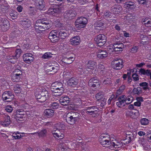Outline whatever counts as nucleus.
<instances>
[{
  "instance_id": "1",
  "label": "nucleus",
  "mask_w": 151,
  "mask_h": 151,
  "mask_svg": "<svg viewBox=\"0 0 151 151\" xmlns=\"http://www.w3.org/2000/svg\"><path fill=\"white\" fill-rule=\"evenodd\" d=\"M50 22L45 19L38 20L35 24V30L38 32L41 33L43 31L48 29L51 27Z\"/></svg>"
},
{
  "instance_id": "2",
  "label": "nucleus",
  "mask_w": 151,
  "mask_h": 151,
  "mask_svg": "<svg viewBox=\"0 0 151 151\" xmlns=\"http://www.w3.org/2000/svg\"><path fill=\"white\" fill-rule=\"evenodd\" d=\"M80 116V114L78 112H70L66 115L65 120L68 124H73L78 120Z\"/></svg>"
},
{
  "instance_id": "3",
  "label": "nucleus",
  "mask_w": 151,
  "mask_h": 151,
  "mask_svg": "<svg viewBox=\"0 0 151 151\" xmlns=\"http://www.w3.org/2000/svg\"><path fill=\"white\" fill-rule=\"evenodd\" d=\"M35 96L37 101L41 103L44 102L49 97L48 91L44 89L40 91L36 92Z\"/></svg>"
},
{
  "instance_id": "4",
  "label": "nucleus",
  "mask_w": 151,
  "mask_h": 151,
  "mask_svg": "<svg viewBox=\"0 0 151 151\" xmlns=\"http://www.w3.org/2000/svg\"><path fill=\"white\" fill-rule=\"evenodd\" d=\"M88 23V20L84 17H81L78 18L75 23V25L77 28H83L85 27Z\"/></svg>"
},
{
  "instance_id": "5",
  "label": "nucleus",
  "mask_w": 151,
  "mask_h": 151,
  "mask_svg": "<svg viewBox=\"0 0 151 151\" xmlns=\"http://www.w3.org/2000/svg\"><path fill=\"white\" fill-rule=\"evenodd\" d=\"M112 68L116 70H120L123 67V62L122 60L116 58L111 63Z\"/></svg>"
},
{
  "instance_id": "6",
  "label": "nucleus",
  "mask_w": 151,
  "mask_h": 151,
  "mask_svg": "<svg viewBox=\"0 0 151 151\" xmlns=\"http://www.w3.org/2000/svg\"><path fill=\"white\" fill-rule=\"evenodd\" d=\"M107 37L103 34H99L97 36V38L94 39L96 44L99 46H103L106 41Z\"/></svg>"
},
{
  "instance_id": "7",
  "label": "nucleus",
  "mask_w": 151,
  "mask_h": 151,
  "mask_svg": "<svg viewBox=\"0 0 151 151\" xmlns=\"http://www.w3.org/2000/svg\"><path fill=\"white\" fill-rule=\"evenodd\" d=\"M3 100L5 102H10L14 98V95L10 91H5L2 94Z\"/></svg>"
},
{
  "instance_id": "8",
  "label": "nucleus",
  "mask_w": 151,
  "mask_h": 151,
  "mask_svg": "<svg viewBox=\"0 0 151 151\" xmlns=\"http://www.w3.org/2000/svg\"><path fill=\"white\" fill-rule=\"evenodd\" d=\"M10 24L8 20L2 18L0 20V30L6 31L9 28Z\"/></svg>"
},
{
  "instance_id": "9",
  "label": "nucleus",
  "mask_w": 151,
  "mask_h": 151,
  "mask_svg": "<svg viewBox=\"0 0 151 151\" xmlns=\"http://www.w3.org/2000/svg\"><path fill=\"white\" fill-rule=\"evenodd\" d=\"M100 112L99 109L97 107L89 106L87 107L86 112L88 114L93 115L99 114Z\"/></svg>"
},
{
  "instance_id": "10",
  "label": "nucleus",
  "mask_w": 151,
  "mask_h": 151,
  "mask_svg": "<svg viewBox=\"0 0 151 151\" xmlns=\"http://www.w3.org/2000/svg\"><path fill=\"white\" fill-rule=\"evenodd\" d=\"M58 34V31L57 30H52L50 33L48 38L52 42H55L59 40Z\"/></svg>"
},
{
  "instance_id": "11",
  "label": "nucleus",
  "mask_w": 151,
  "mask_h": 151,
  "mask_svg": "<svg viewBox=\"0 0 151 151\" xmlns=\"http://www.w3.org/2000/svg\"><path fill=\"white\" fill-rule=\"evenodd\" d=\"M79 79L76 78L72 77L69 78L68 81V85L71 87H78Z\"/></svg>"
},
{
  "instance_id": "12",
  "label": "nucleus",
  "mask_w": 151,
  "mask_h": 151,
  "mask_svg": "<svg viewBox=\"0 0 151 151\" xmlns=\"http://www.w3.org/2000/svg\"><path fill=\"white\" fill-rule=\"evenodd\" d=\"M88 85L91 87L97 88L100 86L99 81L97 78L93 77L91 78L88 82Z\"/></svg>"
},
{
  "instance_id": "13",
  "label": "nucleus",
  "mask_w": 151,
  "mask_h": 151,
  "mask_svg": "<svg viewBox=\"0 0 151 151\" xmlns=\"http://www.w3.org/2000/svg\"><path fill=\"white\" fill-rule=\"evenodd\" d=\"M34 59V57L31 53H27L23 55V60L27 63H31L33 61Z\"/></svg>"
},
{
  "instance_id": "14",
  "label": "nucleus",
  "mask_w": 151,
  "mask_h": 151,
  "mask_svg": "<svg viewBox=\"0 0 151 151\" xmlns=\"http://www.w3.org/2000/svg\"><path fill=\"white\" fill-rule=\"evenodd\" d=\"M113 47L114 51L119 52L122 50V49L124 47V45L122 43L117 42L114 44Z\"/></svg>"
},
{
  "instance_id": "15",
  "label": "nucleus",
  "mask_w": 151,
  "mask_h": 151,
  "mask_svg": "<svg viewBox=\"0 0 151 151\" xmlns=\"http://www.w3.org/2000/svg\"><path fill=\"white\" fill-rule=\"evenodd\" d=\"M58 34L59 39H64L68 36V31L65 29H61L58 31Z\"/></svg>"
},
{
  "instance_id": "16",
  "label": "nucleus",
  "mask_w": 151,
  "mask_h": 151,
  "mask_svg": "<svg viewBox=\"0 0 151 151\" xmlns=\"http://www.w3.org/2000/svg\"><path fill=\"white\" fill-rule=\"evenodd\" d=\"M126 115L132 118L136 119L139 116V113L137 110H135L133 111H128L127 112Z\"/></svg>"
},
{
  "instance_id": "17",
  "label": "nucleus",
  "mask_w": 151,
  "mask_h": 151,
  "mask_svg": "<svg viewBox=\"0 0 151 151\" xmlns=\"http://www.w3.org/2000/svg\"><path fill=\"white\" fill-rule=\"evenodd\" d=\"M97 56L99 58L103 59L108 56V53L106 50H99L97 53Z\"/></svg>"
},
{
  "instance_id": "18",
  "label": "nucleus",
  "mask_w": 151,
  "mask_h": 151,
  "mask_svg": "<svg viewBox=\"0 0 151 151\" xmlns=\"http://www.w3.org/2000/svg\"><path fill=\"white\" fill-rule=\"evenodd\" d=\"M70 101V98L67 96L64 97H61L59 99L60 103L63 106L68 105Z\"/></svg>"
},
{
  "instance_id": "19",
  "label": "nucleus",
  "mask_w": 151,
  "mask_h": 151,
  "mask_svg": "<svg viewBox=\"0 0 151 151\" xmlns=\"http://www.w3.org/2000/svg\"><path fill=\"white\" fill-rule=\"evenodd\" d=\"M70 42L73 45H78L81 42L80 38L78 36L70 38Z\"/></svg>"
},
{
  "instance_id": "20",
  "label": "nucleus",
  "mask_w": 151,
  "mask_h": 151,
  "mask_svg": "<svg viewBox=\"0 0 151 151\" xmlns=\"http://www.w3.org/2000/svg\"><path fill=\"white\" fill-rule=\"evenodd\" d=\"M35 3L37 9L42 10L45 6V2L43 0H35Z\"/></svg>"
},
{
  "instance_id": "21",
  "label": "nucleus",
  "mask_w": 151,
  "mask_h": 151,
  "mask_svg": "<svg viewBox=\"0 0 151 151\" xmlns=\"http://www.w3.org/2000/svg\"><path fill=\"white\" fill-rule=\"evenodd\" d=\"M66 14L68 18L71 19L74 18L76 16L77 13L75 10H71L67 11Z\"/></svg>"
},
{
  "instance_id": "22",
  "label": "nucleus",
  "mask_w": 151,
  "mask_h": 151,
  "mask_svg": "<svg viewBox=\"0 0 151 151\" xmlns=\"http://www.w3.org/2000/svg\"><path fill=\"white\" fill-rule=\"evenodd\" d=\"M64 88L63 84L60 82H55L53 83L51 87V90L59 89Z\"/></svg>"
},
{
  "instance_id": "23",
  "label": "nucleus",
  "mask_w": 151,
  "mask_h": 151,
  "mask_svg": "<svg viewBox=\"0 0 151 151\" xmlns=\"http://www.w3.org/2000/svg\"><path fill=\"white\" fill-rule=\"evenodd\" d=\"M52 92V94L55 96H60L63 92L64 91V88H62L59 89H55L51 90Z\"/></svg>"
},
{
  "instance_id": "24",
  "label": "nucleus",
  "mask_w": 151,
  "mask_h": 151,
  "mask_svg": "<svg viewBox=\"0 0 151 151\" xmlns=\"http://www.w3.org/2000/svg\"><path fill=\"white\" fill-rule=\"evenodd\" d=\"M20 24L25 28H28L31 25V21L28 19H25L20 21Z\"/></svg>"
},
{
  "instance_id": "25",
  "label": "nucleus",
  "mask_w": 151,
  "mask_h": 151,
  "mask_svg": "<svg viewBox=\"0 0 151 151\" xmlns=\"http://www.w3.org/2000/svg\"><path fill=\"white\" fill-rule=\"evenodd\" d=\"M122 10V8L120 6H116L111 7V12L114 14H117Z\"/></svg>"
},
{
  "instance_id": "26",
  "label": "nucleus",
  "mask_w": 151,
  "mask_h": 151,
  "mask_svg": "<svg viewBox=\"0 0 151 151\" xmlns=\"http://www.w3.org/2000/svg\"><path fill=\"white\" fill-rule=\"evenodd\" d=\"M64 62L65 63L69 64L71 63L74 60V58L72 57H68L67 56L65 57L63 59Z\"/></svg>"
},
{
  "instance_id": "27",
  "label": "nucleus",
  "mask_w": 151,
  "mask_h": 151,
  "mask_svg": "<svg viewBox=\"0 0 151 151\" xmlns=\"http://www.w3.org/2000/svg\"><path fill=\"white\" fill-rule=\"evenodd\" d=\"M101 137H103L102 139V141L101 142V143L102 145H105L107 144L109 145L110 143H111V142L109 141V135L107 136H101Z\"/></svg>"
},
{
  "instance_id": "28",
  "label": "nucleus",
  "mask_w": 151,
  "mask_h": 151,
  "mask_svg": "<svg viewBox=\"0 0 151 151\" xmlns=\"http://www.w3.org/2000/svg\"><path fill=\"white\" fill-rule=\"evenodd\" d=\"M72 99L73 102L79 104L81 103V100L79 98V96L78 95H75L74 94L72 98Z\"/></svg>"
},
{
  "instance_id": "29",
  "label": "nucleus",
  "mask_w": 151,
  "mask_h": 151,
  "mask_svg": "<svg viewBox=\"0 0 151 151\" xmlns=\"http://www.w3.org/2000/svg\"><path fill=\"white\" fill-rule=\"evenodd\" d=\"M44 113L48 117H50L54 115V111L51 109H46L44 111Z\"/></svg>"
},
{
  "instance_id": "30",
  "label": "nucleus",
  "mask_w": 151,
  "mask_h": 151,
  "mask_svg": "<svg viewBox=\"0 0 151 151\" xmlns=\"http://www.w3.org/2000/svg\"><path fill=\"white\" fill-rule=\"evenodd\" d=\"M134 139V136L132 135L127 134L126 137V139L124 140V143L126 144H129Z\"/></svg>"
},
{
  "instance_id": "31",
  "label": "nucleus",
  "mask_w": 151,
  "mask_h": 151,
  "mask_svg": "<svg viewBox=\"0 0 151 151\" xmlns=\"http://www.w3.org/2000/svg\"><path fill=\"white\" fill-rule=\"evenodd\" d=\"M96 64V63L95 62L90 60L86 64V68H87L88 69H93V68L95 66Z\"/></svg>"
},
{
  "instance_id": "32",
  "label": "nucleus",
  "mask_w": 151,
  "mask_h": 151,
  "mask_svg": "<svg viewBox=\"0 0 151 151\" xmlns=\"http://www.w3.org/2000/svg\"><path fill=\"white\" fill-rule=\"evenodd\" d=\"M10 124V117L8 115H5V119L3 125L5 127L8 126Z\"/></svg>"
},
{
  "instance_id": "33",
  "label": "nucleus",
  "mask_w": 151,
  "mask_h": 151,
  "mask_svg": "<svg viewBox=\"0 0 151 151\" xmlns=\"http://www.w3.org/2000/svg\"><path fill=\"white\" fill-rule=\"evenodd\" d=\"M53 11L54 13H60L61 11V9L59 7V6L56 4H53L52 5Z\"/></svg>"
},
{
  "instance_id": "34",
  "label": "nucleus",
  "mask_w": 151,
  "mask_h": 151,
  "mask_svg": "<svg viewBox=\"0 0 151 151\" xmlns=\"http://www.w3.org/2000/svg\"><path fill=\"white\" fill-rule=\"evenodd\" d=\"M132 91L134 94L139 95L142 92V88L139 87H137V88H134Z\"/></svg>"
},
{
  "instance_id": "35",
  "label": "nucleus",
  "mask_w": 151,
  "mask_h": 151,
  "mask_svg": "<svg viewBox=\"0 0 151 151\" xmlns=\"http://www.w3.org/2000/svg\"><path fill=\"white\" fill-rule=\"evenodd\" d=\"M134 3L131 1L127 2L126 3L127 7L128 9H134L135 6L134 5Z\"/></svg>"
},
{
  "instance_id": "36",
  "label": "nucleus",
  "mask_w": 151,
  "mask_h": 151,
  "mask_svg": "<svg viewBox=\"0 0 151 151\" xmlns=\"http://www.w3.org/2000/svg\"><path fill=\"white\" fill-rule=\"evenodd\" d=\"M14 116V117L16 119V120L22 121V120L23 119L24 115L21 114H19V113H17L15 112Z\"/></svg>"
},
{
  "instance_id": "37",
  "label": "nucleus",
  "mask_w": 151,
  "mask_h": 151,
  "mask_svg": "<svg viewBox=\"0 0 151 151\" xmlns=\"http://www.w3.org/2000/svg\"><path fill=\"white\" fill-rule=\"evenodd\" d=\"M58 69H59L49 66V69L47 70L48 72H50V74H54L57 72Z\"/></svg>"
},
{
  "instance_id": "38",
  "label": "nucleus",
  "mask_w": 151,
  "mask_h": 151,
  "mask_svg": "<svg viewBox=\"0 0 151 151\" xmlns=\"http://www.w3.org/2000/svg\"><path fill=\"white\" fill-rule=\"evenodd\" d=\"M21 75H19L17 74H14L13 75L12 78V81L14 82H17L19 80Z\"/></svg>"
},
{
  "instance_id": "39",
  "label": "nucleus",
  "mask_w": 151,
  "mask_h": 151,
  "mask_svg": "<svg viewBox=\"0 0 151 151\" xmlns=\"http://www.w3.org/2000/svg\"><path fill=\"white\" fill-rule=\"evenodd\" d=\"M13 89L15 93H20L21 91V86L17 85L14 86Z\"/></svg>"
},
{
  "instance_id": "40",
  "label": "nucleus",
  "mask_w": 151,
  "mask_h": 151,
  "mask_svg": "<svg viewBox=\"0 0 151 151\" xmlns=\"http://www.w3.org/2000/svg\"><path fill=\"white\" fill-rule=\"evenodd\" d=\"M118 100L119 101L116 102V104L119 107H121L122 106H125V101L124 99L122 100L118 99Z\"/></svg>"
},
{
  "instance_id": "41",
  "label": "nucleus",
  "mask_w": 151,
  "mask_h": 151,
  "mask_svg": "<svg viewBox=\"0 0 151 151\" xmlns=\"http://www.w3.org/2000/svg\"><path fill=\"white\" fill-rule=\"evenodd\" d=\"M111 82L110 78H106L102 82V84L104 86H107L110 85Z\"/></svg>"
},
{
  "instance_id": "42",
  "label": "nucleus",
  "mask_w": 151,
  "mask_h": 151,
  "mask_svg": "<svg viewBox=\"0 0 151 151\" xmlns=\"http://www.w3.org/2000/svg\"><path fill=\"white\" fill-rule=\"evenodd\" d=\"M125 100H126V104H128L131 103L132 101L133 100V98L131 96H129L126 97Z\"/></svg>"
},
{
  "instance_id": "43",
  "label": "nucleus",
  "mask_w": 151,
  "mask_h": 151,
  "mask_svg": "<svg viewBox=\"0 0 151 151\" xmlns=\"http://www.w3.org/2000/svg\"><path fill=\"white\" fill-rule=\"evenodd\" d=\"M55 127L56 130L60 132L63 130L62 128L64 127V125L62 124L59 123L56 124Z\"/></svg>"
},
{
  "instance_id": "44",
  "label": "nucleus",
  "mask_w": 151,
  "mask_h": 151,
  "mask_svg": "<svg viewBox=\"0 0 151 151\" xmlns=\"http://www.w3.org/2000/svg\"><path fill=\"white\" fill-rule=\"evenodd\" d=\"M49 106L53 109H57L59 107V104L57 102L51 103L49 104Z\"/></svg>"
},
{
  "instance_id": "45",
  "label": "nucleus",
  "mask_w": 151,
  "mask_h": 151,
  "mask_svg": "<svg viewBox=\"0 0 151 151\" xmlns=\"http://www.w3.org/2000/svg\"><path fill=\"white\" fill-rule=\"evenodd\" d=\"M95 97L97 101H99L104 99V95L101 93H99L96 95Z\"/></svg>"
},
{
  "instance_id": "46",
  "label": "nucleus",
  "mask_w": 151,
  "mask_h": 151,
  "mask_svg": "<svg viewBox=\"0 0 151 151\" xmlns=\"http://www.w3.org/2000/svg\"><path fill=\"white\" fill-rule=\"evenodd\" d=\"M149 121L148 119L146 118H144L141 119L140 122L142 125H147L148 124Z\"/></svg>"
},
{
  "instance_id": "47",
  "label": "nucleus",
  "mask_w": 151,
  "mask_h": 151,
  "mask_svg": "<svg viewBox=\"0 0 151 151\" xmlns=\"http://www.w3.org/2000/svg\"><path fill=\"white\" fill-rule=\"evenodd\" d=\"M52 54L50 52H46L45 53L42 57L44 59H48L52 57Z\"/></svg>"
},
{
  "instance_id": "48",
  "label": "nucleus",
  "mask_w": 151,
  "mask_h": 151,
  "mask_svg": "<svg viewBox=\"0 0 151 151\" xmlns=\"http://www.w3.org/2000/svg\"><path fill=\"white\" fill-rule=\"evenodd\" d=\"M106 101L107 99L104 98L102 99V100L101 99L100 100L99 104L100 105V106H101L103 107L106 105Z\"/></svg>"
},
{
  "instance_id": "49",
  "label": "nucleus",
  "mask_w": 151,
  "mask_h": 151,
  "mask_svg": "<svg viewBox=\"0 0 151 151\" xmlns=\"http://www.w3.org/2000/svg\"><path fill=\"white\" fill-rule=\"evenodd\" d=\"M112 145L114 146L115 148H119L121 147L122 144L119 142L115 143L112 142L111 143Z\"/></svg>"
},
{
  "instance_id": "50",
  "label": "nucleus",
  "mask_w": 151,
  "mask_h": 151,
  "mask_svg": "<svg viewBox=\"0 0 151 151\" xmlns=\"http://www.w3.org/2000/svg\"><path fill=\"white\" fill-rule=\"evenodd\" d=\"M138 142L141 145H142L143 147H144L145 144V140L143 138H140L138 141Z\"/></svg>"
},
{
  "instance_id": "51",
  "label": "nucleus",
  "mask_w": 151,
  "mask_h": 151,
  "mask_svg": "<svg viewBox=\"0 0 151 151\" xmlns=\"http://www.w3.org/2000/svg\"><path fill=\"white\" fill-rule=\"evenodd\" d=\"M125 86L124 85H122L121 86L119 90L117 91V93L119 94H121L125 89Z\"/></svg>"
},
{
  "instance_id": "52",
  "label": "nucleus",
  "mask_w": 151,
  "mask_h": 151,
  "mask_svg": "<svg viewBox=\"0 0 151 151\" xmlns=\"http://www.w3.org/2000/svg\"><path fill=\"white\" fill-rule=\"evenodd\" d=\"M132 77L134 81H137L139 80V76L136 73H133L132 75Z\"/></svg>"
},
{
  "instance_id": "53",
  "label": "nucleus",
  "mask_w": 151,
  "mask_h": 151,
  "mask_svg": "<svg viewBox=\"0 0 151 151\" xmlns=\"http://www.w3.org/2000/svg\"><path fill=\"white\" fill-rule=\"evenodd\" d=\"M49 66L54 67L56 69H59V65L56 62H54V63H51V65H50Z\"/></svg>"
},
{
  "instance_id": "54",
  "label": "nucleus",
  "mask_w": 151,
  "mask_h": 151,
  "mask_svg": "<svg viewBox=\"0 0 151 151\" xmlns=\"http://www.w3.org/2000/svg\"><path fill=\"white\" fill-rule=\"evenodd\" d=\"M5 109L7 112H11L13 110V108L11 106L8 105L6 106Z\"/></svg>"
},
{
  "instance_id": "55",
  "label": "nucleus",
  "mask_w": 151,
  "mask_h": 151,
  "mask_svg": "<svg viewBox=\"0 0 151 151\" xmlns=\"http://www.w3.org/2000/svg\"><path fill=\"white\" fill-rule=\"evenodd\" d=\"M104 24L103 22L99 21L97 22L96 24V27H102L103 26Z\"/></svg>"
},
{
  "instance_id": "56",
  "label": "nucleus",
  "mask_w": 151,
  "mask_h": 151,
  "mask_svg": "<svg viewBox=\"0 0 151 151\" xmlns=\"http://www.w3.org/2000/svg\"><path fill=\"white\" fill-rule=\"evenodd\" d=\"M138 49V47L137 46H134L131 49V51L132 52L135 53L137 51Z\"/></svg>"
},
{
  "instance_id": "57",
  "label": "nucleus",
  "mask_w": 151,
  "mask_h": 151,
  "mask_svg": "<svg viewBox=\"0 0 151 151\" xmlns=\"http://www.w3.org/2000/svg\"><path fill=\"white\" fill-rule=\"evenodd\" d=\"M46 132L47 131L45 129H42L39 133V135L40 136H44L46 133Z\"/></svg>"
},
{
  "instance_id": "58",
  "label": "nucleus",
  "mask_w": 151,
  "mask_h": 151,
  "mask_svg": "<svg viewBox=\"0 0 151 151\" xmlns=\"http://www.w3.org/2000/svg\"><path fill=\"white\" fill-rule=\"evenodd\" d=\"M10 15L14 19L16 18L17 17V13L16 12L11 13Z\"/></svg>"
},
{
  "instance_id": "59",
  "label": "nucleus",
  "mask_w": 151,
  "mask_h": 151,
  "mask_svg": "<svg viewBox=\"0 0 151 151\" xmlns=\"http://www.w3.org/2000/svg\"><path fill=\"white\" fill-rule=\"evenodd\" d=\"M15 113H19L23 115H24L26 114V112L25 111H21V110L19 109L17 110Z\"/></svg>"
},
{
  "instance_id": "60",
  "label": "nucleus",
  "mask_w": 151,
  "mask_h": 151,
  "mask_svg": "<svg viewBox=\"0 0 151 151\" xmlns=\"http://www.w3.org/2000/svg\"><path fill=\"white\" fill-rule=\"evenodd\" d=\"M111 14L108 12H105L104 13V15L106 17L111 18L112 17Z\"/></svg>"
},
{
  "instance_id": "61",
  "label": "nucleus",
  "mask_w": 151,
  "mask_h": 151,
  "mask_svg": "<svg viewBox=\"0 0 151 151\" xmlns=\"http://www.w3.org/2000/svg\"><path fill=\"white\" fill-rule=\"evenodd\" d=\"M14 73L17 74L18 75H21L22 74V71L19 69H16L14 72Z\"/></svg>"
},
{
  "instance_id": "62",
  "label": "nucleus",
  "mask_w": 151,
  "mask_h": 151,
  "mask_svg": "<svg viewBox=\"0 0 151 151\" xmlns=\"http://www.w3.org/2000/svg\"><path fill=\"white\" fill-rule=\"evenodd\" d=\"M16 52V56L19 57L20 56V55L21 53V50L20 49H17Z\"/></svg>"
},
{
  "instance_id": "63",
  "label": "nucleus",
  "mask_w": 151,
  "mask_h": 151,
  "mask_svg": "<svg viewBox=\"0 0 151 151\" xmlns=\"http://www.w3.org/2000/svg\"><path fill=\"white\" fill-rule=\"evenodd\" d=\"M60 132H54L53 133V134L54 137L57 138H60Z\"/></svg>"
},
{
  "instance_id": "64",
  "label": "nucleus",
  "mask_w": 151,
  "mask_h": 151,
  "mask_svg": "<svg viewBox=\"0 0 151 151\" xmlns=\"http://www.w3.org/2000/svg\"><path fill=\"white\" fill-rule=\"evenodd\" d=\"M147 139L148 141L151 142V134H150L147 135Z\"/></svg>"
}]
</instances>
